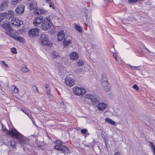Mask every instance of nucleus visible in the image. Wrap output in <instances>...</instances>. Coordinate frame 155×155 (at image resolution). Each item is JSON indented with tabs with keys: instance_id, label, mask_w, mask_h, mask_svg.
I'll return each mask as SVG.
<instances>
[{
	"instance_id": "f257e3e1",
	"label": "nucleus",
	"mask_w": 155,
	"mask_h": 155,
	"mask_svg": "<svg viewBox=\"0 0 155 155\" xmlns=\"http://www.w3.org/2000/svg\"><path fill=\"white\" fill-rule=\"evenodd\" d=\"M7 132L12 137H15L17 139L18 143L21 146H24L28 142L27 138L15 129H11L10 130H7Z\"/></svg>"
},
{
	"instance_id": "f03ea898",
	"label": "nucleus",
	"mask_w": 155,
	"mask_h": 155,
	"mask_svg": "<svg viewBox=\"0 0 155 155\" xmlns=\"http://www.w3.org/2000/svg\"><path fill=\"white\" fill-rule=\"evenodd\" d=\"M56 143L57 145H55L54 147L55 149L61 151L62 153L65 154L71 153L70 150L66 146L62 145L61 141L57 140Z\"/></svg>"
},
{
	"instance_id": "7ed1b4c3",
	"label": "nucleus",
	"mask_w": 155,
	"mask_h": 155,
	"mask_svg": "<svg viewBox=\"0 0 155 155\" xmlns=\"http://www.w3.org/2000/svg\"><path fill=\"white\" fill-rule=\"evenodd\" d=\"M52 25L51 21L49 17L45 18L41 26V28L44 30L49 29Z\"/></svg>"
},
{
	"instance_id": "20e7f679",
	"label": "nucleus",
	"mask_w": 155,
	"mask_h": 155,
	"mask_svg": "<svg viewBox=\"0 0 155 155\" xmlns=\"http://www.w3.org/2000/svg\"><path fill=\"white\" fill-rule=\"evenodd\" d=\"M86 97L90 99L92 102L94 103H98L101 100L100 97L95 95L87 94L86 95Z\"/></svg>"
},
{
	"instance_id": "39448f33",
	"label": "nucleus",
	"mask_w": 155,
	"mask_h": 155,
	"mask_svg": "<svg viewBox=\"0 0 155 155\" xmlns=\"http://www.w3.org/2000/svg\"><path fill=\"white\" fill-rule=\"evenodd\" d=\"M40 41L41 44L44 45H49V41L46 34H42L40 37Z\"/></svg>"
},
{
	"instance_id": "423d86ee",
	"label": "nucleus",
	"mask_w": 155,
	"mask_h": 155,
	"mask_svg": "<svg viewBox=\"0 0 155 155\" xmlns=\"http://www.w3.org/2000/svg\"><path fill=\"white\" fill-rule=\"evenodd\" d=\"M73 92L75 95H83L86 92L85 89L84 88H81L78 87H74L73 88Z\"/></svg>"
},
{
	"instance_id": "0eeeda50",
	"label": "nucleus",
	"mask_w": 155,
	"mask_h": 155,
	"mask_svg": "<svg viewBox=\"0 0 155 155\" xmlns=\"http://www.w3.org/2000/svg\"><path fill=\"white\" fill-rule=\"evenodd\" d=\"M2 26L6 30L5 32L8 35H9L12 31V28L9 23H4L2 25Z\"/></svg>"
},
{
	"instance_id": "6e6552de",
	"label": "nucleus",
	"mask_w": 155,
	"mask_h": 155,
	"mask_svg": "<svg viewBox=\"0 0 155 155\" xmlns=\"http://www.w3.org/2000/svg\"><path fill=\"white\" fill-rule=\"evenodd\" d=\"M12 25L15 27H18L20 26L23 23L22 21H20L17 18H13L10 22Z\"/></svg>"
},
{
	"instance_id": "1a4fd4ad",
	"label": "nucleus",
	"mask_w": 155,
	"mask_h": 155,
	"mask_svg": "<svg viewBox=\"0 0 155 155\" xmlns=\"http://www.w3.org/2000/svg\"><path fill=\"white\" fill-rule=\"evenodd\" d=\"M38 29L37 28L32 29L28 32V35L31 38L35 37L38 35Z\"/></svg>"
},
{
	"instance_id": "9d476101",
	"label": "nucleus",
	"mask_w": 155,
	"mask_h": 155,
	"mask_svg": "<svg viewBox=\"0 0 155 155\" xmlns=\"http://www.w3.org/2000/svg\"><path fill=\"white\" fill-rule=\"evenodd\" d=\"M43 20V17L41 16L35 18L33 22V24L35 26H38L41 23Z\"/></svg>"
},
{
	"instance_id": "9b49d317",
	"label": "nucleus",
	"mask_w": 155,
	"mask_h": 155,
	"mask_svg": "<svg viewBox=\"0 0 155 155\" xmlns=\"http://www.w3.org/2000/svg\"><path fill=\"white\" fill-rule=\"evenodd\" d=\"M25 6L21 5L18 6L15 10V12L17 15L22 14L24 11Z\"/></svg>"
},
{
	"instance_id": "f8f14e48",
	"label": "nucleus",
	"mask_w": 155,
	"mask_h": 155,
	"mask_svg": "<svg viewBox=\"0 0 155 155\" xmlns=\"http://www.w3.org/2000/svg\"><path fill=\"white\" fill-rule=\"evenodd\" d=\"M65 81V83L70 87L74 85V81L73 79L69 76H67L66 78Z\"/></svg>"
},
{
	"instance_id": "ddd939ff",
	"label": "nucleus",
	"mask_w": 155,
	"mask_h": 155,
	"mask_svg": "<svg viewBox=\"0 0 155 155\" xmlns=\"http://www.w3.org/2000/svg\"><path fill=\"white\" fill-rule=\"evenodd\" d=\"M65 36L64 33L63 31H59L57 34L58 40L59 41H62L64 38Z\"/></svg>"
},
{
	"instance_id": "4468645a",
	"label": "nucleus",
	"mask_w": 155,
	"mask_h": 155,
	"mask_svg": "<svg viewBox=\"0 0 155 155\" xmlns=\"http://www.w3.org/2000/svg\"><path fill=\"white\" fill-rule=\"evenodd\" d=\"M107 105L104 103H99L97 105L98 110L100 111H103L106 108Z\"/></svg>"
},
{
	"instance_id": "2eb2a0df",
	"label": "nucleus",
	"mask_w": 155,
	"mask_h": 155,
	"mask_svg": "<svg viewBox=\"0 0 155 155\" xmlns=\"http://www.w3.org/2000/svg\"><path fill=\"white\" fill-rule=\"evenodd\" d=\"M8 6V2L7 1L2 2L1 5H0V11H2L6 8Z\"/></svg>"
},
{
	"instance_id": "dca6fc26",
	"label": "nucleus",
	"mask_w": 155,
	"mask_h": 155,
	"mask_svg": "<svg viewBox=\"0 0 155 155\" xmlns=\"http://www.w3.org/2000/svg\"><path fill=\"white\" fill-rule=\"evenodd\" d=\"M14 13L12 11H9L6 15V18L9 20L12 18H13L14 17Z\"/></svg>"
},
{
	"instance_id": "f3484780",
	"label": "nucleus",
	"mask_w": 155,
	"mask_h": 155,
	"mask_svg": "<svg viewBox=\"0 0 155 155\" xmlns=\"http://www.w3.org/2000/svg\"><path fill=\"white\" fill-rule=\"evenodd\" d=\"M63 44L65 46H68L71 43V41L70 39L67 38H64V41H63Z\"/></svg>"
},
{
	"instance_id": "a211bd4d",
	"label": "nucleus",
	"mask_w": 155,
	"mask_h": 155,
	"mask_svg": "<svg viewBox=\"0 0 155 155\" xmlns=\"http://www.w3.org/2000/svg\"><path fill=\"white\" fill-rule=\"evenodd\" d=\"M70 57L72 60H74L78 58V56L77 53L74 52L70 54Z\"/></svg>"
},
{
	"instance_id": "6ab92c4d",
	"label": "nucleus",
	"mask_w": 155,
	"mask_h": 155,
	"mask_svg": "<svg viewBox=\"0 0 155 155\" xmlns=\"http://www.w3.org/2000/svg\"><path fill=\"white\" fill-rule=\"evenodd\" d=\"M29 4V8L30 9H36L37 8V4L35 2H32L31 3H30Z\"/></svg>"
},
{
	"instance_id": "aec40b11",
	"label": "nucleus",
	"mask_w": 155,
	"mask_h": 155,
	"mask_svg": "<svg viewBox=\"0 0 155 155\" xmlns=\"http://www.w3.org/2000/svg\"><path fill=\"white\" fill-rule=\"evenodd\" d=\"M52 55L54 58L58 57L59 56L58 53L55 51H52Z\"/></svg>"
},
{
	"instance_id": "412c9836",
	"label": "nucleus",
	"mask_w": 155,
	"mask_h": 155,
	"mask_svg": "<svg viewBox=\"0 0 155 155\" xmlns=\"http://www.w3.org/2000/svg\"><path fill=\"white\" fill-rule=\"evenodd\" d=\"M105 120L113 125H114L115 124V122L114 121L109 118H107L105 119Z\"/></svg>"
},
{
	"instance_id": "4be33fe9",
	"label": "nucleus",
	"mask_w": 155,
	"mask_h": 155,
	"mask_svg": "<svg viewBox=\"0 0 155 155\" xmlns=\"http://www.w3.org/2000/svg\"><path fill=\"white\" fill-rule=\"evenodd\" d=\"M14 38L20 41H23V38L20 36L15 35L14 37Z\"/></svg>"
},
{
	"instance_id": "5701e85b",
	"label": "nucleus",
	"mask_w": 155,
	"mask_h": 155,
	"mask_svg": "<svg viewBox=\"0 0 155 155\" xmlns=\"http://www.w3.org/2000/svg\"><path fill=\"white\" fill-rule=\"evenodd\" d=\"M11 144L13 148L16 149V143L14 140L11 141Z\"/></svg>"
},
{
	"instance_id": "b1692460",
	"label": "nucleus",
	"mask_w": 155,
	"mask_h": 155,
	"mask_svg": "<svg viewBox=\"0 0 155 155\" xmlns=\"http://www.w3.org/2000/svg\"><path fill=\"white\" fill-rule=\"evenodd\" d=\"M74 28L80 32H81L82 31V29H81V27L78 26V25H75L74 26Z\"/></svg>"
},
{
	"instance_id": "393cba45",
	"label": "nucleus",
	"mask_w": 155,
	"mask_h": 155,
	"mask_svg": "<svg viewBox=\"0 0 155 155\" xmlns=\"http://www.w3.org/2000/svg\"><path fill=\"white\" fill-rule=\"evenodd\" d=\"M108 81L107 77L106 75H102L101 78V82Z\"/></svg>"
},
{
	"instance_id": "a878e982",
	"label": "nucleus",
	"mask_w": 155,
	"mask_h": 155,
	"mask_svg": "<svg viewBox=\"0 0 155 155\" xmlns=\"http://www.w3.org/2000/svg\"><path fill=\"white\" fill-rule=\"evenodd\" d=\"M21 70L25 73L28 72L29 71V70L26 67V66L25 67H22L21 68Z\"/></svg>"
},
{
	"instance_id": "bb28decb",
	"label": "nucleus",
	"mask_w": 155,
	"mask_h": 155,
	"mask_svg": "<svg viewBox=\"0 0 155 155\" xmlns=\"http://www.w3.org/2000/svg\"><path fill=\"white\" fill-rule=\"evenodd\" d=\"M21 0H12L11 3L13 5H16L18 2H20Z\"/></svg>"
},
{
	"instance_id": "cd10ccee",
	"label": "nucleus",
	"mask_w": 155,
	"mask_h": 155,
	"mask_svg": "<svg viewBox=\"0 0 155 155\" xmlns=\"http://www.w3.org/2000/svg\"><path fill=\"white\" fill-rule=\"evenodd\" d=\"M150 145L151 146V147L152 148L153 150V153H155V146L153 144V142H150Z\"/></svg>"
},
{
	"instance_id": "c85d7f7f",
	"label": "nucleus",
	"mask_w": 155,
	"mask_h": 155,
	"mask_svg": "<svg viewBox=\"0 0 155 155\" xmlns=\"http://www.w3.org/2000/svg\"><path fill=\"white\" fill-rule=\"evenodd\" d=\"M150 145L151 146V147L152 148L153 150V153H155V146L153 144V142H150Z\"/></svg>"
},
{
	"instance_id": "c756f323",
	"label": "nucleus",
	"mask_w": 155,
	"mask_h": 155,
	"mask_svg": "<svg viewBox=\"0 0 155 155\" xmlns=\"http://www.w3.org/2000/svg\"><path fill=\"white\" fill-rule=\"evenodd\" d=\"M150 145L151 146V147L152 148L153 150V153H155V146L153 144V142H150Z\"/></svg>"
},
{
	"instance_id": "7c9ffc66",
	"label": "nucleus",
	"mask_w": 155,
	"mask_h": 155,
	"mask_svg": "<svg viewBox=\"0 0 155 155\" xmlns=\"http://www.w3.org/2000/svg\"><path fill=\"white\" fill-rule=\"evenodd\" d=\"M128 65L129 66H130V68L132 69H134L135 70H137L138 69V68L139 67V66H131L130 64H128Z\"/></svg>"
},
{
	"instance_id": "2f4dec72",
	"label": "nucleus",
	"mask_w": 155,
	"mask_h": 155,
	"mask_svg": "<svg viewBox=\"0 0 155 155\" xmlns=\"http://www.w3.org/2000/svg\"><path fill=\"white\" fill-rule=\"evenodd\" d=\"M104 89L106 92H108L110 90V86L109 85H107V86H104Z\"/></svg>"
},
{
	"instance_id": "473e14b6",
	"label": "nucleus",
	"mask_w": 155,
	"mask_h": 155,
	"mask_svg": "<svg viewBox=\"0 0 155 155\" xmlns=\"http://www.w3.org/2000/svg\"><path fill=\"white\" fill-rule=\"evenodd\" d=\"M6 12H4L1 14L0 16L2 17V18H3V19L5 16L6 17Z\"/></svg>"
},
{
	"instance_id": "72a5a7b5",
	"label": "nucleus",
	"mask_w": 155,
	"mask_h": 155,
	"mask_svg": "<svg viewBox=\"0 0 155 155\" xmlns=\"http://www.w3.org/2000/svg\"><path fill=\"white\" fill-rule=\"evenodd\" d=\"M78 65L79 66H83L84 64V61H80L78 62Z\"/></svg>"
},
{
	"instance_id": "f704fd0d",
	"label": "nucleus",
	"mask_w": 155,
	"mask_h": 155,
	"mask_svg": "<svg viewBox=\"0 0 155 155\" xmlns=\"http://www.w3.org/2000/svg\"><path fill=\"white\" fill-rule=\"evenodd\" d=\"M32 89L35 92V93H37L38 92V90L37 87L35 86H34L32 87Z\"/></svg>"
},
{
	"instance_id": "c9c22d12",
	"label": "nucleus",
	"mask_w": 155,
	"mask_h": 155,
	"mask_svg": "<svg viewBox=\"0 0 155 155\" xmlns=\"http://www.w3.org/2000/svg\"><path fill=\"white\" fill-rule=\"evenodd\" d=\"M132 87L136 90L138 91L139 90L138 86L136 84L133 85L132 86Z\"/></svg>"
},
{
	"instance_id": "e433bc0d",
	"label": "nucleus",
	"mask_w": 155,
	"mask_h": 155,
	"mask_svg": "<svg viewBox=\"0 0 155 155\" xmlns=\"http://www.w3.org/2000/svg\"><path fill=\"white\" fill-rule=\"evenodd\" d=\"M101 83H102L103 86L104 87L107 86V85H108V81H104V82H101Z\"/></svg>"
},
{
	"instance_id": "4c0bfd02",
	"label": "nucleus",
	"mask_w": 155,
	"mask_h": 155,
	"mask_svg": "<svg viewBox=\"0 0 155 155\" xmlns=\"http://www.w3.org/2000/svg\"><path fill=\"white\" fill-rule=\"evenodd\" d=\"M11 51L13 54H15L16 53V49L14 48H13L11 49Z\"/></svg>"
},
{
	"instance_id": "58836bf2",
	"label": "nucleus",
	"mask_w": 155,
	"mask_h": 155,
	"mask_svg": "<svg viewBox=\"0 0 155 155\" xmlns=\"http://www.w3.org/2000/svg\"><path fill=\"white\" fill-rule=\"evenodd\" d=\"M46 92L47 93V94L48 95H50V96L51 94H50V88L49 87V88H46Z\"/></svg>"
},
{
	"instance_id": "ea45409f",
	"label": "nucleus",
	"mask_w": 155,
	"mask_h": 155,
	"mask_svg": "<svg viewBox=\"0 0 155 155\" xmlns=\"http://www.w3.org/2000/svg\"><path fill=\"white\" fill-rule=\"evenodd\" d=\"M87 130L86 129H83L81 130V133L82 134H85L87 132Z\"/></svg>"
},
{
	"instance_id": "a19ab883",
	"label": "nucleus",
	"mask_w": 155,
	"mask_h": 155,
	"mask_svg": "<svg viewBox=\"0 0 155 155\" xmlns=\"http://www.w3.org/2000/svg\"><path fill=\"white\" fill-rule=\"evenodd\" d=\"M40 14H44L46 13V11L45 10H44L43 9H40Z\"/></svg>"
},
{
	"instance_id": "79ce46f5",
	"label": "nucleus",
	"mask_w": 155,
	"mask_h": 155,
	"mask_svg": "<svg viewBox=\"0 0 155 155\" xmlns=\"http://www.w3.org/2000/svg\"><path fill=\"white\" fill-rule=\"evenodd\" d=\"M18 90L16 87H15L14 89L13 90V92L15 94L17 93L18 92Z\"/></svg>"
},
{
	"instance_id": "37998d69",
	"label": "nucleus",
	"mask_w": 155,
	"mask_h": 155,
	"mask_svg": "<svg viewBox=\"0 0 155 155\" xmlns=\"http://www.w3.org/2000/svg\"><path fill=\"white\" fill-rule=\"evenodd\" d=\"M40 10H37L36 11H35V14L36 15H39L40 14Z\"/></svg>"
},
{
	"instance_id": "c03bdc74",
	"label": "nucleus",
	"mask_w": 155,
	"mask_h": 155,
	"mask_svg": "<svg viewBox=\"0 0 155 155\" xmlns=\"http://www.w3.org/2000/svg\"><path fill=\"white\" fill-rule=\"evenodd\" d=\"M2 62L3 64L5 65V67H8V65L4 61H2Z\"/></svg>"
},
{
	"instance_id": "a18cd8bd",
	"label": "nucleus",
	"mask_w": 155,
	"mask_h": 155,
	"mask_svg": "<svg viewBox=\"0 0 155 155\" xmlns=\"http://www.w3.org/2000/svg\"><path fill=\"white\" fill-rule=\"evenodd\" d=\"M138 0H129V2L130 3H135Z\"/></svg>"
},
{
	"instance_id": "49530a36",
	"label": "nucleus",
	"mask_w": 155,
	"mask_h": 155,
	"mask_svg": "<svg viewBox=\"0 0 155 155\" xmlns=\"http://www.w3.org/2000/svg\"><path fill=\"white\" fill-rule=\"evenodd\" d=\"M23 112L25 113L28 116H29L28 113L26 111L24 110L23 109H22L21 110Z\"/></svg>"
},
{
	"instance_id": "de8ad7c7",
	"label": "nucleus",
	"mask_w": 155,
	"mask_h": 155,
	"mask_svg": "<svg viewBox=\"0 0 155 155\" xmlns=\"http://www.w3.org/2000/svg\"><path fill=\"white\" fill-rule=\"evenodd\" d=\"M148 53L150 54V55H153V53L150 51H148Z\"/></svg>"
},
{
	"instance_id": "09e8293b",
	"label": "nucleus",
	"mask_w": 155,
	"mask_h": 155,
	"mask_svg": "<svg viewBox=\"0 0 155 155\" xmlns=\"http://www.w3.org/2000/svg\"><path fill=\"white\" fill-rule=\"evenodd\" d=\"M2 130H6L7 129H6V128L4 127V126L3 124L2 125Z\"/></svg>"
},
{
	"instance_id": "8fccbe9b",
	"label": "nucleus",
	"mask_w": 155,
	"mask_h": 155,
	"mask_svg": "<svg viewBox=\"0 0 155 155\" xmlns=\"http://www.w3.org/2000/svg\"><path fill=\"white\" fill-rule=\"evenodd\" d=\"M45 87L46 88H49V85L48 84H46L45 85Z\"/></svg>"
},
{
	"instance_id": "3c124183",
	"label": "nucleus",
	"mask_w": 155,
	"mask_h": 155,
	"mask_svg": "<svg viewBox=\"0 0 155 155\" xmlns=\"http://www.w3.org/2000/svg\"><path fill=\"white\" fill-rule=\"evenodd\" d=\"M45 0L47 2L49 3V4H50L51 2V0Z\"/></svg>"
},
{
	"instance_id": "603ef678",
	"label": "nucleus",
	"mask_w": 155,
	"mask_h": 155,
	"mask_svg": "<svg viewBox=\"0 0 155 155\" xmlns=\"http://www.w3.org/2000/svg\"><path fill=\"white\" fill-rule=\"evenodd\" d=\"M114 155H120V154L119 152H117Z\"/></svg>"
},
{
	"instance_id": "864d4df0",
	"label": "nucleus",
	"mask_w": 155,
	"mask_h": 155,
	"mask_svg": "<svg viewBox=\"0 0 155 155\" xmlns=\"http://www.w3.org/2000/svg\"><path fill=\"white\" fill-rule=\"evenodd\" d=\"M113 56L116 59V58H117V56H116V54H113Z\"/></svg>"
},
{
	"instance_id": "5fc2aeb1",
	"label": "nucleus",
	"mask_w": 155,
	"mask_h": 155,
	"mask_svg": "<svg viewBox=\"0 0 155 155\" xmlns=\"http://www.w3.org/2000/svg\"><path fill=\"white\" fill-rule=\"evenodd\" d=\"M81 71V70L80 69H78L77 71H76L77 72H79Z\"/></svg>"
},
{
	"instance_id": "6e6d98bb",
	"label": "nucleus",
	"mask_w": 155,
	"mask_h": 155,
	"mask_svg": "<svg viewBox=\"0 0 155 155\" xmlns=\"http://www.w3.org/2000/svg\"><path fill=\"white\" fill-rule=\"evenodd\" d=\"M104 142H105V144L106 145V146L107 147V142L105 140H104Z\"/></svg>"
},
{
	"instance_id": "4d7b16f0",
	"label": "nucleus",
	"mask_w": 155,
	"mask_h": 155,
	"mask_svg": "<svg viewBox=\"0 0 155 155\" xmlns=\"http://www.w3.org/2000/svg\"><path fill=\"white\" fill-rule=\"evenodd\" d=\"M3 19V18H2V17H1L0 16V21H1Z\"/></svg>"
},
{
	"instance_id": "13d9d810",
	"label": "nucleus",
	"mask_w": 155,
	"mask_h": 155,
	"mask_svg": "<svg viewBox=\"0 0 155 155\" xmlns=\"http://www.w3.org/2000/svg\"><path fill=\"white\" fill-rule=\"evenodd\" d=\"M145 49L148 51H149V50L146 47H145Z\"/></svg>"
},
{
	"instance_id": "bf43d9fd",
	"label": "nucleus",
	"mask_w": 155,
	"mask_h": 155,
	"mask_svg": "<svg viewBox=\"0 0 155 155\" xmlns=\"http://www.w3.org/2000/svg\"><path fill=\"white\" fill-rule=\"evenodd\" d=\"M52 5L51 4H50V5H49V7H52Z\"/></svg>"
}]
</instances>
